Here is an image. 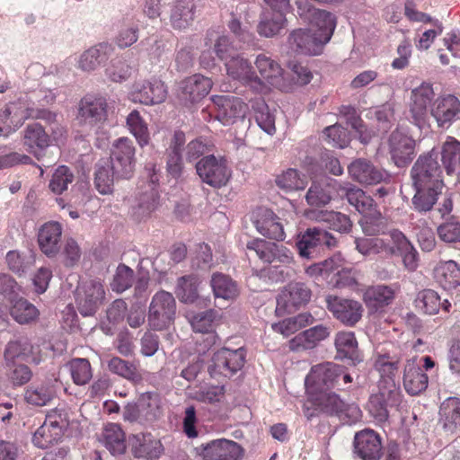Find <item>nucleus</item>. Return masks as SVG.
<instances>
[{"mask_svg": "<svg viewBox=\"0 0 460 460\" xmlns=\"http://www.w3.org/2000/svg\"><path fill=\"white\" fill-rule=\"evenodd\" d=\"M399 361L398 356L387 353L380 354L376 361L381 378L377 385L378 392L370 395L367 409L376 421L387 420L390 411L397 408L402 401L400 388L394 379Z\"/></svg>", "mask_w": 460, "mask_h": 460, "instance_id": "obj_1", "label": "nucleus"}, {"mask_svg": "<svg viewBox=\"0 0 460 460\" xmlns=\"http://www.w3.org/2000/svg\"><path fill=\"white\" fill-rule=\"evenodd\" d=\"M352 377L345 373L342 367L332 362H323L312 367L305 380L307 394L330 391L332 388L342 389L350 383Z\"/></svg>", "mask_w": 460, "mask_h": 460, "instance_id": "obj_2", "label": "nucleus"}, {"mask_svg": "<svg viewBox=\"0 0 460 460\" xmlns=\"http://www.w3.org/2000/svg\"><path fill=\"white\" fill-rule=\"evenodd\" d=\"M176 314V301L173 296L164 290L156 292L152 297L147 321L153 330L162 331L169 327Z\"/></svg>", "mask_w": 460, "mask_h": 460, "instance_id": "obj_3", "label": "nucleus"}, {"mask_svg": "<svg viewBox=\"0 0 460 460\" xmlns=\"http://www.w3.org/2000/svg\"><path fill=\"white\" fill-rule=\"evenodd\" d=\"M411 176L414 188H443L438 153L432 150L427 155H420L411 170Z\"/></svg>", "mask_w": 460, "mask_h": 460, "instance_id": "obj_4", "label": "nucleus"}, {"mask_svg": "<svg viewBox=\"0 0 460 460\" xmlns=\"http://www.w3.org/2000/svg\"><path fill=\"white\" fill-rule=\"evenodd\" d=\"M195 168L202 182L215 189L226 186L232 175L227 162L214 155L202 157L196 163Z\"/></svg>", "mask_w": 460, "mask_h": 460, "instance_id": "obj_5", "label": "nucleus"}, {"mask_svg": "<svg viewBox=\"0 0 460 460\" xmlns=\"http://www.w3.org/2000/svg\"><path fill=\"white\" fill-rule=\"evenodd\" d=\"M297 13L312 25L313 32H316L323 41L329 42L336 27L335 17L332 13L315 8L306 0L297 2Z\"/></svg>", "mask_w": 460, "mask_h": 460, "instance_id": "obj_6", "label": "nucleus"}, {"mask_svg": "<svg viewBox=\"0 0 460 460\" xmlns=\"http://www.w3.org/2000/svg\"><path fill=\"white\" fill-rule=\"evenodd\" d=\"M75 298L77 309L82 315H93L104 301V287L97 279L82 281L76 288Z\"/></svg>", "mask_w": 460, "mask_h": 460, "instance_id": "obj_7", "label": "nucleus"}, {"mask_svg": "<svg viewBox=\"0 0 460 460\" xmlns=\"http://www.w3.org/2000/svg\"><path fill=\"white\" fill-rule=\"evenodd\" d=\"M225 67L229 77L241 82L252 92L257 93L267 92L265 83L255 74L252 63L241 54L226 60Z\"/></svg>", "mask_w": 460, "mask_h": 460, "instance_id": "obj_8", "label": "nucleus"}, {"mask_svg": "<svg viewBox=\"0 0 460 460\" xmlns=\"http://www.w3.org/2000/svg\"><path fill=\"white\" fill-rule=\"evenodd\" d=\"M336 239L330 233L314 227L298 234L296 245L301 257L314 259L324 247L330 249L336 246Z\"/></svg>", "mask_w": 460, "mask_h": 460, "instance_id": "obj_9", "label": "nucleus"}, {"mask_svg": "<svg viewBox=\"0 0 460 460\" xmlns=\"http://www.w3.org/2000/svg\"><path fill=\"white\" fill-rule=\"evenodd\" d=\"M435 102V92L429 83H422L411 93L410 115L419 128L424 127L430 119V109Z\"/></svg>", "mask_w": 460, "mask_h": 460, "instance_id": "obj_10", "label": "nucleus"}, {"mask_svg": "<svg viewBox=\"0 0 460 460\" xmlns=\"http://www.w3.org/2000/svg\"><path fill=\"white\" fill-rule=\"evenodd\" d=\"M135 151L132 140L128 137H120L114 142L108 159L117 178L129 179L133 175Z\"/></svg>", "mask_w": 460, "mask_h": 460, "instance_id": "obj_11", "label": "nucleus"}, {"mask_svg": "<svg viewBox=\"0 0 460 460\" xmlns=\"http://www.w3.org/2000/svg\"><path fill=\"white\" fill-rule=\"evenodd\" d=\"M203 460H241L244 449L236 442L226 438L211 440L196 447Z\"/></svg>", "mask_w": 460, "mask_h": 460, "instance_id": "obj_12", "label": "nucleus"}, {"mask_svg": "<svg viewBox=\"0 0 460 460\" xmlns=\"http://www.w3.org/2000/svg\"><path fill=\"white\" fill-rule=\"evenodd\" d=\"M325 303L333 317L347 326H354L362 317L363 306L357 300L329 295Z\"/></svg>", "mask_w": 460, "mask_h": 460, "instance_id": "obj_13", "label": "nucleus"}, {"mask_svg": "<svg viewBox=\"0 0 460 460\" xmlns=\"http://www.w3.org/2000/svg\"><path fill=\"white\" fill-rule=\"evenodd\" d=\"M129 96L134 102L154 105L164 102L167 96V89L164 84L156 78L139 80L132 85Z\"/></svg>", "mask_w": 460, "mask_h": 460, "instance_id": "obj_14", "label": "nucleus"}, {"mask_svg": "<svg viewBox=\"0 0 460 460\" xmlns=\"http://www.w3.org/2000/svg\"><path fill=\"white\" fill-rule=\"evenodd\" d=\"M244 360L245 350L243 348L236 349L222 348L214 353L209 370L212 375L231 376L243 367Z\"/></svg>", "mask_w": 460, "mask_h": 460, "instance_id": "obj_15", "label": "nucleus"}, {"mask_svg": "<svg viewBox=\"0 0 460 460\" xmlns=\"http://www.w3.org/2000/svg\"><path fill=\"white\" fill-rule=\"evenodd\" d=\"M247 249L253 251L263 262L274 264V267L286 266L293 261L292 252L282 244L257 239L249 242Z\"/></svg>", "mask_w": 460, "mask_h": 460, "instance_id": "obj_16", "label": "nucleus"}, {"mask_svg": "<svg viewBox=\"0 0 460 460\" xmlns=\"http://www.w3.org/2000/svg\"><path fill=\"white\" fill-rule=\"evenodd\" d=\"M326 44L313 29H296L290 32L288 45L295 54L316 56L322 53Z\"/></svg>", "mask_w": 460, "mask_h": 460, "instance_id": "obj_17", "label": "nucleus"}, {"mask_svg": "<svg viewBox=\"0 0 460 460\" xmlns=\"http://www.w3.org/2000/svg\"><path fill=\"white\" fill-rule=\"evenodd\" d=\"M107 101L102 96L86 95L78 108L76 120L78 124L85 127H93L106 119Z\"/></svg>", "mask_w": 460, "mask_h": 460, "instance_id": "obj_18", "label": "nucleus"}, {"mask_svg": "<svg viewBox=\"0 0 460 460\" xmlns=\"http://www.w3.org/2000/svg\"><path fill=\"white\" fill-rule=\"evenodd\" d=\"M311 297V290L301 282L288 284L277 298L276 314H284L298 306L305 305Z\"/></svg>", "mask_w": 460, "mask_h": 460, "instance_id": "obj_19", "label": "nucleus"}, {"mask_svg": "<svg viewBox=\"0 0 460 460\" xmlns=\"http://www.w3.org/2000/svg\"><path fill=\"white\" fill-rule=\"evenodd\" d=\"M217 106V119L224 125L233 124L237 119H243L248 105L234 95H217L213 98Z\"/></svg>", "mask_w": 460, "mask_h": 460, "instance_id": "obj_20", "label": "nucleus"}, {"mask_svg": "<svg viewBox=\"0 0 460 460\" xmlns=\"http://www.w3.org/2000/svg\"><path fill=\"white\" fill-rule=\"evenodd\" d=\"M430 118L439 128H448L460 119V100L452 94L437 98L430 109Z\"/></svg>", "mask_w": 460, "mask_h": 460, "instance_id": "obj_21", "label": "nucleus"}, {"mask_svg": "<svg viewBox=\"0 0 460 460\" xmlns=\"http://www.w3.org/2000/svg\"><path fill=\"white\" fill-rule=\"evenodd\" d=\"M114 51L109 42H101L81 53L76 59V67L84 72H93L103 66Z\"/></svg>", "mask_w": 460, "mask_h": 460, "instance_id": "obj_22", "label": "nucleus"}, {"mask_svg": "<svg viewBox=\"0 0 460 460\" xmlns=\"http://www.w3.org/2000/svg\"><path fill=\"white\" fill-rule=\"evenodd\" d=\"M310 401L322 411L328 414H339L344 411H350L354 418L360 416V410L355 404H346L338 394L326 391L316 393V394H308Z\"/></svg>", "mask_w": 460, "mask_h": 460, "instance_id": "obj_23", "label": "nucleus"}, {"mask_svg": "<svg viewBox=\"0 0 460 460\" xmlns=\"http://www.w3.org/2000/svg\"><path fill=\"white\" fill-rule=\"evenodd\" d=\"M389 147L395 164L403 167L413 158L415 141L406 134L395 130L389 137Z\"/></svg>", "mask_w": 460, "mask_h": 460, "instance_id": "obj_24", "label": "nucleus"}, {"mask_svg": "<svg viewBox=\"0 0 460 460\" xmlns=\"http://www.w3.org/2000/svg\"><path fill=\"white\" fill-rule=\"evenodd\" d=\"M355 453L362 459L377 460L381 456L382 443L379 435L372 429L357 432L354 438Z\"/></svg>", "mask_w": 460, "mask_h": 460, "instance_id": "obj_25", "label": "nucleus"}, {"mask_svg": "<svg viewBox=\"0 0 460 460\" xmlns=\"http://www.w3.org/2000/svg\"><path fill=\"white\" fill-rule=\"evenodd\" d=\"M211 87L212 82L210 78L201 75H194L181 82L179 95L186 104L195 103L206 97Z\"/></svg>", "mask_w": 460, "mask_h": 460, "instance_id": "obj_26", "label": "nucleus"}, {"mask_svg": "<svg viewBox=\"0 0 460 460\" xmlns=\"http://www.w3.org/2000/svg\"><path fill=\"white\" fill-rule=\"evenodd\" d=\"M348 171L350 177L360 184H377L385 178V172L376 167L370 161L358 158L353 161Z\"/></svg>", "mask_w": 460, "mask_h": 460, "instance_id": "obj_27", "label": "nucleus"}, {"mask_svg": "<svg viewBox=\"0 0 460 460\" xmlns=\"http://www.w3.org/2000/svg\"><path fill=\"white\" fill-rule=\"evenodd\" d=\"M429 378L417 363V358H412L406 361L403 370V386L411 395L420 394L428 387Z\"/></svg>", "mask_w": 460, "mask_h": 460, "instance_id": "obj_28", "label": "nucleus"}, {"mask_svg": "<svg viewBox=\"0 0 460 460\" xmlns=\"http://www.w3.org/2000/svg\"><path fill=\"white\" fill-rule=\"evenodd\" d=\"M62 226L58 222L44 224L38 234V243L41 252L48 257L55 256L60 249Z\"/></svg>", "mask_w": 460, "mask_h": 460, "instance_id": "obj_29", "label": "nucleus"}, {"mask_svg": "<svg viewBox=\"0 0 460 460\" xmlns=\"http://www.w3.org/2000/svg\"><path fill=\"white\" fill-rule=\"evenodd\" d=\"M254 225L260 234L270 239L279 241L285 238V232L280 218L270 209H260L257 212Z\"/></svg>", "mask_w": 460, "mask_h": 460, "instance_id": "obj_30", "label": "nucleus"}, {"mask_svg": "<svg viewBox=\"0 0 460 460\" xmlns=\"http://www.w3.org/2000/svg\"><path fill=\"white\" fill-rule=\"evenodd\" d=\"M193 0H174L170 6V24L174 30L189 28L195 17Z\"/></svg>", "mask_w": 460, "mask_h": 460, "instance_id": "obj_31", "label": "nucleus"}, {"mask_svg": "<svg viewBox=\"0 0 460 460\" xmlns=\"http://www.w3.org/2000/svg\"><path fill=\"white\" fill-rule=\"evenodd\" d=\"M330 334L329 328L318 324L309 328L289 341V349L293 351L305 350L314 348L318 342L326 339Z\"/></svg>", "mask_w": 460, "mask_h": 460, "instance_id": "obj_32", "label": "nucleus"}, {"mask_svg": "<svg viewBox=\"0 0 460 460\" xmlns=\"http://www.w3.org/2000/svg\"><path fill=\"white\" fill-rule=\"evenodd\" d=\"M387 235L394 244L395 254L399 253L402 257L404 267L411 271L415 270L418 266V253L411 242L397 229L390 230Z\"/></svg>", "mask_w": 460, "mask_h": 460, "instance_id": "obj_33", "label": "nucleus"}, {"mask_svg": "<svg viewBox=\"0 0 460 460\" xmlns=\"http://www.w3.org/2000/svg\"><path fill=\"white\" fill-rule=\"evenodd\" d=\"M159 205V193L155 180L140 187L137 197V204L134 207L135 214L138 217H146L154 211Z\"/></svg>", "mask_w": 460, "mask_h": 460, "instance_id": "obj_34", "label": "nucleus"}, {"mask_svg": "<svg viewBox=\"0 0 460 460\" xmlns=\"http://www.w3.org/2000/svg\"><path fill=\"white\" fill-rule=\"evenodd\" d=\"M337 184L335 180L326 176L314 181L305 196L307 203L316 207L328 204Z\"/></svg>", "mask_w": 460, "mask_h": 460, "instance_id": "obj_35", "label": "nucleus"}, {"mask_svg": "<svg viewBox=\"0 0 460 460\" xmlns=\"http://www.w3.org/2000/svg\"><path fill=\"white\" fill-rule=\"evenodd\" d=\"M132 451L136 457L156 459L163 451L161 442L151 434H137L133 436Z\"/></svg>", "mask_w": 460, "mask_h": 460, "instance_id": "obj_36", "label": "nucleus"}, {"mask_svg": "<svg viewBox=\"0 0 460 460\" xmlns=\"http://www.w3.org/2000/svg\"><path fill=\"white\" fill-rule=\"evenodd\" d=\"M199 279L196 275L182 276L178 279L175 288V294L179 300L184 304H193L197 302L199 305H206L209 298L200 299L199 296Z\"/></svg>", "mask_w": 460, "mask_h": 460, "instance_id": "obj_37", "label": "nucleus"}, {"mask_svg": "<svg viewBox=\"0 0 460 460\" xmlns=\"http://www.w3.org/2000/svg\"><path fill=\"white\" fill-rule=\"evenodd\" d=\"M255 66L261 75V79L268 85L279 86L283 70L279 64L266 54H259L255 59Z\"/></svg>", "mask_w": 460, "mask_h": 460, "instance_id": "obj_38", "label": "nucleus"}, {"mask_svg": "<svg viewBox=\"0 0 460 460\" xmlns=\"http://www.w3.org/2000/svg\"><path fill=\"white\" fill-rule=\"evenodd\" d=\"M335 347L337 357L347 358L353 365L362 361V358L358 349V341L352 332H340L335 337Z\"/></svg>", "mask_w": 460, "mask_h": 460, "instance_id": "obj_39", "label": "nucleus"}, {"mask_svg": "<svg viewBox=\"0 0 460 460\" xmlns=\"http://www.w3.org/2000/svg\"><path fill=\"white\" fill-rule=\"evenodd\" d=\"M357 251L364 256L385 253L388 256L395 254L394 245L384 237H360L355 239Z\"/></svg>", "mask_w": 460, "mask_h": 460, "instance_id": "obj_40", "label": "nucleus"}, {"mask_svg": "<svg viewBox=\"0 0 460 460\" xmlns=\"http://www.w3.org/2000/svg\"><path fill=\"white\" fill-rule=\"evenodd\" d=\"M102 443L111 455H122L126 450L125 433L119 424H107L102 433Z\"/></svg>", "mask_w": 460, "mask_h": 460, "instance_id": "obj_41", "label": "nucleus"}, {"mask_svg": "<svg viewBox=\"0 0 460 460\" xmlns=\"http://www.w3.org/2000/svg\"><path fill=\"white\" fill-rule=\"evenodd\" d=\"M34 347L26 337H18L7 342L4 351V364H13L16 359L26 360L33 354Z\"/></svg>", "mask_w": 460, "mask_h": 460, "instance_id": "obj_42", "label": "nucleus"}, {"mask_svg": "<svg viewBox=\"0 0 460 460\" xmlns=\"http://www.w3.org/2000/svg\"><path fill=\"white\" fill-rule=\"evenodd\" d=\"M210 286L216 298L233 300L239 295L236 282L223 273H214L211 277Z\"/></svg>", "mask_w": 460, "mask_h": 460, "instance_id": "obj_43", "label": "nucleus"}, {"mask_svg": "<svg viewBox=\"0 0 460 460\" xmlns=\"http://www.w3.org/2000/svg\"><path fill=\"white\" fill-rule=\"evenodd\" d=\"M437 281L444 289H452L460 285V266L454 261L439 263L435 269Z\"/></svg>", "mask_w": 460, "mask_h": 460, "instance_id": "obj_44", "label": "nucleus"}, {"mask_svg": "<svg viewBox=\"0 0 460 460\" xmlns=\"http://www.w3.org/2000/svg\"><path fill=\"white\" fill-rule=\"evenodd\" d=\"M10 314L15 322L26 324L35 321L40 312L34 305L23 297L11 298Z\"/></svg>", "mask_w": 460, "mask_h": 460, "instance_id": "obj_45", "label": "nucleus"}, {"mask_svg": "<svg viewBox=\"0 0 460 460\" xmlns=\"http://www.w3.org/2000/svg\"><path fill=\"white\" fill-rule=\"evenodd\" d=\"M439 413L446 430L453 433L460 429V399L451 397L445 400Z\"/></svg>", "mask_w": 460, "mask_h": 460, "instance_id": "obj_46", "label": "nucleus"}, {"mask_svg": "<svg viewBox=\"0 0 460 460\" xmlns=\"http://www.w3.org/2000/svg\"><path fill=\"white\" fill-rule=\"evenodd\" d=\"M308 217L318 222L328 224L332 229L340 233H348L352 226L350 218L341 212L320 210L312 212Z\"/></svg>", "mask_w": 460, "mask_h": 460, "instance_id": "obj_47", "label": "nucleus"}, {"mask_svg": "<svg viewBox=\"0 0 460 460\" xmlns=\"http://www.w3.org/2000/svg\"><path fill=\"white\" fill-rule=\"evenodd\" d=\"M49 137L41 125L30 124L26 127L23 136V145L27 150L33 153L38 158L37 149L42 150L49 146Z\"/></svg>", "mask_w": 460, "mask_h": 460, "instance_id": "obj_48", "label": "nucleus"}, {"mask_svg": "<svg viewBox=\"0 0 460 460\" xmlns=\"http://www.w3.org/2000/svg\"><path fill=\"white\" fill-rule=\"evenodd\" d=\"M395 296V290L386 285H377L367 289L364 299L367 306L376 310L390 305Z\"/></svg>", "mask_w": 460, "mask_h": 460, "instance_id": "obj_49", "label": "nucleus"}, {"mask_svg": "<svg viewBox=\"0 0 460 460\" xmlns=\"http://www.w3.org/2000/svg\"><path fill=\"white\" fill-rule=\"evenodd\" d=\"M314 317L308 312L298 314L293 317L284 319L283 321L272 324V329L283 336H289L302 328L311 325L314 323Z\"/></svg>", "mask_w": 460, "mask_h": 460, "instance_id": "obj_50", "label": "nucleus"}, {"mask_svg": "<svg viewBox=\"0 0 460 460\" xmlns=\"http://www.w3.org/2000/svg\"><path fill=\"white\" fill-rule=\"evenodd\" d=\"M114 177H116V173H113L110 160L108 158L101 159L96 164L94 172V184L97 190L103 195L111 193Z\"/></svg>", "mask_w": 460, "mask_h": 460, "instance_id": "obj_51", "label": "nucleus"}, {"mask_svg": "<svg viewBox=\"0 0 460 460\" xmlns=\"http://www.w3.org/2000/svg\"><path fill=\"white\" fill-rule=\"evenodd\" d=\"M441 159L447 174L460 167V141L447 137L441 146Z\"/></svg>", "mask_w": 460, "mask_h": 460, "instance_id": "obj_52", "label": "nucleus"}, {"mask_svg": "<svg viewBox=\"0 0 460 460\" xmlns=\"http://www.w3.org/2000/svg\"><path fill=\"white\" fill-rule=\"evenodd\" d=\"M340 190L345 194L347 200L350 205L361 214H371L375 210L374 199L367 196L365 192L357 187H342Z\"/></svg>", "mask_w": 460, "mask_h": 460, "instance_id": "obj_53", "label": "nucleus"}, {"mask_svg": "<svg viewBox=\"0 0 460 460\" xmlns=\"http://www.w3.org/2000/svg\"><path fill=\"white\" fill-rule=\"evenodd\" d=\"M284 12L274 10L272 13L265 14L258 25V32L267 38L279 34L287 22Z\"/></svg>", "mask_w": 460, "mask_h": 460, "instance_id": "obj_54", "label": "nucleus"}, {"mask_svg": "<svg viewBox=\"0 0 460 460\" xmlns=\"http://www.w3.org/2000/svg\"><path fill=\"white\" fill-rule=\"evenodd\" d=\"M137 402L144 420L153 421L161 416V397L157 393H144L140 395Z\"/></svg>", "mask_w": 460, "mask_h": 460, "instance_id": "obj_55", "label": "nucleus"}, {"mask_svg": "<svg viewBox=\"0 0 460 460\" xmlns=\"http://www.w3.org/2000/svg\"><path fill=\"white\" fill-rule=\"evenodd\" d=\"M252 108L258 126L267 134L273 135L276 132L275 116L266 102L261 98L255 99L252 101Z\"/></svg>", "mask_w": 460, "mask_h": 460, "instance_id": "obj_56", "label": "nucleus"}, {"mask_svg": "<svg viewBox=\"0 0 460 460\" xmlns=\"http://www.w3.org/2000/svg\"><path fill=\"white\" fill-rule=\"evenodd\" d=\"M55 389L50 384L30 385L24 393L25 401L34 406H44L55 396Z\"/></svg>", "mask_w": 460, "mask_h": 460, "instance_id": "obj_57", "label": "nucleus"}, {"mask_svg": "<svg viewBox=\"0 0 460 460\" xmlns=\"http://www.w3.org/2000/svg\"><path fill=\"white\" fill-rule=\"evenodd\" d=\"M277 186L285 192L304 190L307 185V178L296 169H288L276 178Z\"/></svg>", "mask_w": 460, "mask_h": 460, "instance_id": "obj_58", "label": "nucleus"}, {"mask_svg": "<svg viewBox=\"0 0 460 460\" xmlns=\"http://www.w3.org/2000/svg\"><path fill=\"white\" fill-rule=\"evenodd\" d=\"M108 368L113 374L133 383H139L142 380V375L139 373L137 366L119 357H113L109 360Z\"/></svg>", "mask_w": 460, "mask_h": 460, "instance_id": "obj_59", "label": "nucleus"}, {"mask_svg": "<svg viewBox=\"0 0 460 460\" xmlns=\"http://www.w3.org/2000/svg\"><path fill=\"white\" fill-rule=\"evenodd\" d=\"M63 435L57 431V429L50 427L44 421L33 433L31 442L40 449H47L57 444Z\"/></svg>", "mask_w": 460, "mask_h": 460, "instance_id": "obj_60", "label": "nucleus"}, {"mask_svg": "<svg viewBox=\"0 0 460 460\" xmlns=\"http://www.w3.org/2000/svg\"><path fill=\"white\" fill-rule=\"evenodd\" d=\"M416 192L412 198L414 208L420 212H426L432 208L441 193L442 188L420 187L414 188Z\"/></svg>", "mask_w": 460, "mask_h": 460, "instance_id": "obj_61", "label": "nucleus"}, {"mask_svg": "<svg viewBox=\"0 0 460 460\" xmlns=\"http://www.w3.org/2000/svg\"><path fill=\"white\" fill-rule=\"evenodd\" d=\"M126 123L139 146H144L149 143L150 137L147 125L137 111L134 110L128 115Z\"/></svg>", "mask_w": 460, "mask_h": 460, "instance_id": "obj_62", "label": "nucleus"}, {"mask_svg": "<svg viewBox=\"0 0 460 460\" xmlns=\"http://www.w3.org/2000/svg\"><path fill=\"white\" fill-rule=\"evenodd\" d=\"M220 318V314L215 309H208L191 316L190 323L194 332L200 333H210L215 323Z\"/></svg>", "mask_w": 460, "mask_h": 460, "instance_id": "obj_63", "label": "nucleus"}, {"mask_svg": "<svg viewBox=\"0 0 460 460\" xmlns=\"http://www.w3.org/2000/svg\"><path fill=\"white\" fill-rule=\"evenodd\" d=\"M35 258L31 252L21 253L17 251H10L6 254V262L9 269L18 275L24 274L31 270Z\"/></svg>", "mask_w": 460, "mask_h": 460, "instance_id": "obj_64", "label": "nucleus"}]
</instances>
